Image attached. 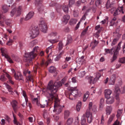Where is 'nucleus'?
Wrapping results in <instances>:
<instances>
[{"label": "nucleus", "mask_w": 125, "mask_h": 125, "mask_svg": "<svg viewBox=\"0 0 125 125\" xmlns=\"http://www.w3.org/2000/svg\"><path fill=\"white\" fill-rule=\"evenodd\" d=\"M119 61L120 62L123 63H125V57H123L120 59Z\"/></svg>", "instance_id": "obj_59"}, {"label": "nucleus", "mask_w": 125, "mask_h": 125, "mask_svg": "<svg viewBox=\"0 0 125 125\" xmlns=\"http://www.w3.org/2000/svg\"><path fill=\"white\" fill-rule=\"evenodd\" d=\"M2 10L4 13L7 12L8 11L9 7L6 5H3L2 7Z\"/></svg>", "instance_id": "obj_35"}, {"label": "nucleus", "mask_w": 125, "mask_h": 125, "mask_svg": "<svg viewBox=\"0 0 125 125\" xmlns=\"http://www.w3.org/2000/svg\"><path fill=\"white\" fill-rule=\"evenodd\" d=\"M113 50H114V47L112 48L111 49H105L104 50L105 52L104 54L105 55L107 53H110L112 54L114 52H113Z\"/></svg>", "instance_id": "obj_25"}, {"label": "nucleus", "mask_w": 125, "mask_h": 125, "mask_svg": "<svg viewBox=\"0 0 125 125\" xmlns=\"http://www.w3.org/2000/svg\"><path fill=\"white\" fill-rule=\"evenodd\" d=\"M89 93L88 92H87L84 95L83 97V102H86L87 99L89 96Z\"/></svg>", "instance_id": "obj_33"}, {"label": "nucleus", "mask_w": 125, "mask_h": 125, "mask_svg": "<svg viewBox=\"0 0 125 125\" xmlns=\"http://www.w3.org/2000/svg\"><path fill=\"white\" fill-rule=\"evenodd\" d=\"M85 115L86 117L88 118L92 116V114L90 112V110H87L85 113Z\"/></svg>", "instance_id": "obj_37"}, {"label": "nucleus", "mask_w": 125, "mask_h": 125, "mask_svg": "<svg viewBox=\"0 0 125 125\" xmlns=\"http://www.w3.org/2000/svg\"><path fill=\"white\" fill-rule=\"evenodd\" d=\"M106 103L108 104H113L114 101V99L113 96H110L108 98H106Z\"/></svg>", "instance_id": "obj_18"}, {"label": "nucleus", "mask_w": 125, "mask_h": 125, "mask_svg": "<svg viewBox=\"0 0 125 125\" xmlns=\"http://www.w3.org/2000/svg\"><path fill=\"white\" fill-rule=\"evenodd\" d=\"M88 27L86 28L85 29H84L81 33V35L82 36L84 35L86 33V32L88 30Z\"/></svg>", "instance_id": "obj_62"}, {"label": "nucleus", "mask_w": 125, "mask_h": 125, "mask_svg": "<svg viewBox=\"0 0 125 125\" xmlns=\"http://www.w3.org/2000/svg\"><path fill=\"white\" fill-rule=\"evenodd\" d=\"M64 52L63 51H62V52H60L59 54L57 55L56 57L54 58V60L55 61H58L61 57V55Z\"/></svg>", "instance_id": "obj_34"}, {"label": "nucleus", "mask_w": 125, "mask_h": 125, "mask_svg": "<svg viewBox=\"0 0 125 125\" xmlns=\"http://www.w3.org/2000/svg\"><path fill=\"white\" fill-rule=\"evenodd\" d=\"M87 118V122L88 123H90L92 122L93 120V116Z\"/></svg>", "instance_id": "obj_61"}, {"label": "nucleus", "mask_w": 125, "mask_h": 125, "mask_svg": "<svg viewBox=\"0 0 125 125\" xmlns=\"http://www.w3.org/2000/svg\"><path fill=\"white\" fill-rule=\"evenodd\" d=\"M85 79L90 84H94L96 82V80L94 79L93 77L87 76L85 77Z\"/></svg>", "instance_id": "obj_15"}, {"label": "nucleus", "mask_w": 125, "mask_h": 125, "mask_svg": "<svg viewBox=\"0 0 125 125\" xmlns=\"http://www.w3.org/2000/svg\"><path fill=\"white\" fill-rule=\"evenodd\" d=\"M53 47L52 46H51L48 47L46 50V52L47 53L50 52V54L48 55V57H51V55L52 53V49Z\"/></svg>", "instance_id": "obj_27"}, {"label": "nucleus", "mask_w": 125, "mask_h": 125, "mask_svg": "<svg viewBox=\"0 0 125 125\" xmlns=\"http://www.w3.org/2000/svg\"><path fill=\"white\" fill-rule=\"evenodd\" d=\"M85 71H82L79 73V76L80 77H83L85 75Z\"/></svg>", "instance_id": "obj_54"}, {"label": "nucleus", "mask_w": 125, "mask_h": 125, "mask_svg": "<svg viewBox=\"0 0 125 125\" xmlns=\"http://www.w3.org/2000/svg\"><path fill=\"white\" fill-rule=\"evenodd\" d=\"M43 115L44 118H47L48 117V114L46 111H44L43 114Z\"/></svg>", "instance_id": "obj_55"}, {"label": "nucleus", "mask_w": 125, "mask_h": 125, "mask_svg": "<svg viewBox=\"0 0 125 125\" xmlns=\"http://www.w3.org/2000/svg\"><path fill=\"white\" fill-rule=\"evenodd\" d=\"M42 0H35V4L36 5L41 3Z\"/></svg>", "instance_id": "obj_57"}, {"label": "nucleus", "mask_w": 125, "mask_h": 125, "mask_svg": "<svg viewBox=\"0 0 125 125\" xmlns=\"http://www.w3.org/2000/svg\"><path fill=\"white\" fill-rule=\"evenodd\" d=\"M39 49L38 46H36L33 48L32 51L25 54L24 60L25 62H27L28 65H30V63H31L32 59L34 58L37 56V54L34 52H37Z\"/></svg>", "instance_id": "obj_2"}, {"label": "nucleus", "mask_w": 125, "mask_h": 125, "mask_svg": "<svg viewBox=\"0 0 125 125\" xmlns=\"http://www.w3.org/2000/svg\"><path fill=\"white\" fill-rule=\"evenodd\" d=\"M119 28L116 29L115 34L116 36H117V37L114 38L113 39L112 43H111V45L112 46H113L115 44L117 43L119 39V37H120L121 35L119 33Z\"/></svg>", "instance_id": "obj_11"}, {"label": "nucleus", "mask_w": 125, "mask_h": 125, "mask_svg": "<svg viewBox=\"0 0 125 125\" xmlns=\"http://www.w3.org/2000/svg\"><path fill=\"white\" fill-rule=\"evenodd\" d=\"M75 0H69V5L70 7H71V5L74 4L75 3Z\"/></svg>", "instance_id": "obj_63"}, {"label": "nucleus", "mask_w": 125, "mask_h": 125, "mask_svg": "<svg viewBox=\"0 0 125 125\" xmlns=\"http://www.w3.org/2000/svg\"><path fill=\"white\" fill-rule=\"evenodd\" d=\"M40 97L39 96H38L37 97L34 98L32 99V101L33 103L34 104L36 102L37 105L41 108H44L45 107V104H41L40 103Z\"/></svg>", "instance_id": "obj_12"}, {"label": "nucleus", "mask_w": 125, "mask_h": 125, "mask_svg": "<svg viewBox=\"0 0 125 125\" xmlns=\"http://www.w3.org/2000/svg\"><path fill=\"white\" fill-rule=\"evenodd\" d=\"M115 116V115L114 114H112L110 116L107 122L108 125H109L111 124L114 117Z\"/></svg>", "instance_id": "obj_36"}, {"label": "nucleus", "mask_w": 125, "mask_h": 125, "mask_svg": "<svg viewBox=\"0 0 125 125\" xmlns=\"http://www.w3.org/2000/svg\"><path fill=\"white\" fill-rule=\"evenodd\" d=\"M89 109L91 110L93 113L95 114L97 111V107L95 105H93V103L92 102L89 103Z\"/></svg>", "instance_id": "obj_13"}, {"label": "nucleus", "mask_w": 125, "mask_h": 125, "mask_svg": "<svg viewBox=\"0 0 125 125\" xmlns=\"http://www.w3.org/2000/svg\"><path fill=\"white\" fill-rule=\"evenodd\" d=\"M62 8L64 12L66 13H67L68 12L69 9L67 6L65 5H63L62 6Z\"/></svg>", "instance_id": "obj_32"}, {"label": "nucleus", "mask_w": 125, "mask_h": 125, "mask_svg": "<svg viewBox=\"0 0 125 125\" xmlns=\"http://www.w3.org/2000/svg\"><path fill=\"white\" fill-rule=\"evenodd\" d=\"M73 122V119L72 118H69L67 121L66 124L67 125H71Z\"/></svg>", "instance_id": "obj_40"}, {"label": "nucleus", "mask_w": 125, "mask_h": 125, "mask_svg": "<svg viewBox=\"0 0 125 125\" xmlns=\"http://www.w3.org/2000/svg\"><path fill=\"white\" fill-rule=\"evenodd\" d=\"M58 33L55 31L52 32L49 34L48 36L50 37H55L57 36Z\"/></svg>", "instance_id": "obj_39"}, {"label": "nucleus", "mask_w": 125, "mask_h": 125, "mask_svg": "<svg viewBox=\"0 0 125 125\" xmlns=\"http://www.w3.org/2000/svg\"><path fill=\"white\" fill-rule=\"evenodd\" d=\"M85 63V60L81 59H78L77 62V64L78 66H80Z\"/></svg>", "instance_id": "obj_30"}, {"label": "nucleus", "mask_w": 125, "mask_h": 125, "mask_svg": "<svg viewBox=\"0 0 125 125\" xmlns=\"http://www.w3.org/2000/svg\"><path fill=\"white\" fill-rule=\"evenodd\" d=\"M59 100L57 98H55L53 111L57 114H59L61 112L62 109V106L59 105Z\"/></svg>", "instance_id": "obj_3"}, {"label": "nucleus", "mask_w": 125, "mask_h": 125, "mask_svg": "<svg viewBox=\"0 0 125 125\" xmlns=\"http://www.w3.org/2000/svg\"><path fill=\"white\" fill-rule=\"evenodd\" d=\"M111 12L112 13H114L113 15L114 16L118 15L119 14V12L117 9L115 8H113L111 10Z\"/></svg>", "instance_id": "obj_24"}, {"label": "nucleus", "mask_w": 125, "mask_h": 125, "mask_svg": "<svg viewBox=\"0 0 125 125\" xmlns=\"http://www.w3.org/2000/svg\"><path fill=\"white\" fill-rule=\"evenodd\" d=\"M39 27L41 31L45 33L47 32V28L46 24L43 20L41 21L39 24Z\"/></svg>", "instance_id": "obj_10"}, {"label": "nucleus", "mask_w": 125, "mask_h": 125, "mask_svg": "<svg viewBox=\"0 0 125 125\" xmlns=\"http://www.w3.org/2000/svg\"><path fill=\"white\" fill-rule=\"evenodd\" d=\"M38 30V28L37 26H32L29 32L30 36L33 38L35 37L39 34Z\"/></svg>", "instance_id": "obj_6"}, {"label": "nucleus", "mask_w": 125, "mask_h": 125, "mask_svg": "<svg viewBox=\"0 0 125 125\" xmlns=\"http://www.w3.org/2000/svg\"><path fill=\"white\" fill-rule=\"evenodd\" d=\"M13 116L14 118L13 121L14 124L16 125H18V122L16 116L13 114Z\"/></svg>", "instance_id": "obj_47"}, {"label": "nucleus", "mask_w": 125, "mask_h": 125, "mask_svg": "<svg viewBox=\"0 0 125 125\" xmlns=\"http://www.w3.org/2000/svg\"><path fill=\"white\" fill-rule=\"evenodd\" d=\"M101 3V0H96L95 1V5L96 6H98Z\"/></svg>", "instance_id": "obj_56"}, {"label": "nucleus", "mask_w": 125, "mask_h": 125, "mask_svg": "<svg viewBox=\"0 0 125 125\" xmlns=\"http://www.w3.org/2000/svg\"><path fill=\"white\" fill-rule=\"evenodd\" d=\"M18 115L19 116L20 118V120L22 122V121L24 120L23 116L20 113H19Z\"/></svg>", "instance_id": "obj_58"}, {"label": "nucleus", "mask_w": 125, "mask_h": 125, "mask_svg": "<svg viewBox=\"0 0 125 125\" xmlns=\"http://www.w3.org/2000/svg\"><path fill=\"white\" fill-rule=\"evenodd\" d=\"M4 84L5 85L6 88L8 89L10 93V94L13 95H14V93L12 91V88L11 87L6 83H4Z\"/></svg>", "instance_id": "obj_23"}, {"label": "nucleus", "mask_w": 125, "mask_h": 125, "mask_svg": "<svg viewBox=\"0 0 125 125\" xmlns=\"http://www.w3.org/2000/svg\"><path fill=\"white\" fill-rule=\"evenodd\" d=\"M121 43L122 42H121L118 43L115 50L114 47V50L113 51V52H114L113 60L111 61V62H113L116 59L117 56L119 54V51L120 50L121 48Z\"/></svg>", "instance_id": "obj_8"}, {"label": "nucleus", "mask_w": 125, "mask_h": 125, "mask_svg": "<svg viewBox=\"0 0 125 125\" xmlns=\"http://www.w3.org/2000/svg\"><path fill=\"white\" fill-rule=\"evenodd\" d=\"M0 25L1 26H3L4 25V22L3 20L5 21L6 24L8 26H11V20L9 19H6L5 16L0 13Z\"/></svg>", "instance_id": "obj_5"}, {"label": "nucleus", "mask_w": 125, "mask_h": 125, "mask_svg": "<svg viewBox=\"0 0 125 125\" xmlns=\"http://www.w3.org/2000/svg\"><path fill=\"white\" fill-rule=\"evenodd\" d=\"M112 109V108L111 106H107L106 110L107 115H109L111 112Z\"/></svg>", "instance_id": "obj_26"}, {"label": "nucleus", "mask_w": 125, "mask_h": 125, "mask_svg": "<svg viewBox=\"0 0 125 125\" xmlns=\"http://www.w3.org/2000/svg\"><path fill=\"white\" fill-rule=\"evenodd\" d=\"M5 75L7 77V78L9 79V80H10V79H12V77L8 73H5Z\"/></svg>", "instance_id": "obj_64"}, {"label": "nucleus", "mask_w": 125, "mask_h": 125, "mask_svg": "<svg viewBox=\"0 0 125 125\" xmlns=\"http://www.w3.org/2000/svg\"><path fill=\"white\" fill-rule=\"evenodd\" d=\"M81 102H79L78 104L77 105L76 108V110L77 111H79L80 109L81 106Z\"/></svg>", "instance_id": "obj_46"}, {"label": "nucleus", "mask_w": 125, "mask_h": 125, "mask_svg": "<svg viewBox=\"0 0 125 125\" xmlns=\"http://www.w3.org/2000/svg\"><path fill=\"white\" fill-rule=\"evenodd\" d=\"M22 11V8L21 6H19L16 8L13 9L10 12V15L11 16L13 17L14 14L17 17L20 16Z\"/></svg>", "instance_id": "obj_7"}, {"label": "nucleus", "mask_w": 125, "mask_h": 125, "mask_svg": "<svg viewBox=\"0 0 125 125\" xmlns=\"http://www.w3.org/2000/svg\"><path fill=\"white\" fill-rule=\"evenodd\" d=\"M104 93L105 98H108L110 97V95L112 93V91L109 89H106L104 91Z\"/></svg>", "instance_id": "obj_21"}, {"label": "nucleus", "mask_w": 125, "mask_h": 125, "mask_svg": "<svg viewBox=\"0 0 125 125\" xmlns=\"http://www.w3.org/2000/svg\"><path fill=\"white\" fill-rule=\"evenodd\" d=\"M117 74L116 73H115L113 74L110 78V81H111L112 82L110 83V85H113L114 84L115 80L117 77Z\"/></svg>", "instance_id": "obj_17"}, {"label": "nucleus", "mask_w": 125, "mask_h": 125, "mask_svg": "<svg viewBox=\"0 0 125 125\" xmlns=\"http://www.w3.org/2000/svg\"><path fill=\"white\" fill-rule=\"evenodd\" d=\"M115 93L116 94H119L120 93V91L119 88L118 87H116L115 88Z\"/></svg>", "instance_id": "obj_50"}, {"label": "nucleus", "mask_w": 125, "mask_h": 125, "mask_svg": "<svg viewBox=\"0 0 125 125\" xmlns=\"http://www.w3.org/2000/svg\"><path fill=\"white\" fill-rule=\"evenodd\" d=\"M98 43L99 42L98 41L94 40L91 42L90 46L92 49H94L97 45Z\"/></svg>", "instance_id": "obj_20"}, {"label": "nucleus", "mask_w": 125, "mask_h": 125, "mask_svg": "<svg viewBox=\"0 0 125 125\" xmlns=\"http://www.w3.org/2000/svg\"><path fill=\"white\" fill-rule=\"evenodd\" d=\"M11 105L12 107L14 108L16 107L17 104V102L15 100H13L11 103Z\"/></svg>", "instance_id": "obj_51"}, {"label": "nucleus", "mask_w": 125, "mask_h": 125, "mask_svg": "<svg viewBox=\"0 0 125 125\" xmlns=\"http://www.w3.org/2000/svg\"><path fill=\"white\" fill-rule=\"evenodd\" d=\"M38 42L37 40H33L30 42L29 44V46L30 47H32L35 45Z\"/></svg>", "instance_id": "obj_29"}, {"label": "nucleus", "mask_w": 125, "mask_h": 125, "mask_svg": "<svg viewBox=\"0 0 125 125\" xmlns=\"http://www.w3.org/2000/svg\"><path fill=\"white\" fill-rule=\"evenodd\" d=\"M14 76L15 79L18 80H22L23 78L22 74L18 72L17 73H15Z\"/></svg>", "instance_id": "obj_16"}, {"label": "nucleus", "mask_w": 125, "mask_h": 125, "mask_svg": "<svg viewBox=\"0 0 125 125\" xmlns=\"http://www.w3.org/2000/svg\"><path fill=\"white\" fill-rule=\"evenodd\" d=\"M86 122V119H85V115L83 114L82 116L81 119V124L82 125H85L87 124H85Z\"/></svg>", "instance_id": "obj_31"}, {"label": "nucleus", "mask_w": 125, "mask_h": 125, "mask_svg": "<svg viewBox=\"0 0 125 125\" xmlns=\"http://www.w3.org/2000/svg\"><path fill=\"white\" fill-rule=\"evenodd\" d=\"M70 113L69 111L68 110H66L65 111L64 113V118L65 119H66L69 116Z\"/></svg>", "instance_id": "obj_38"}, {"label": "nucleus", "mask_w": 125, "mask_h": 125, "mask_svg": "<svg viewBox=\"0 0 125 125\" xmlns=\"http://www.w3.org/2000/svg\"><path fill=\"white\" fill-rule=\"evenodd\" d=\"M22 94L25 99V101L24 102H21L22 105L23 107H25V105H26L28 101V98L26 94V92L24 91H22Z\"/></svg>", "instance_id": "obj_14"}, {"label": "nucleus", "mask_w": 125, "mask_h": 125, "mask_svg": "<svg viewBox=\"0 0 125 125\" xmlns=\"http://www.w3.org/2000/svg\"><path fill=\"white\" fill-rule=\"evenodd\" d=\"M59 36H58L56 37V38L53 39L49 40H48V41L52 43H56L59 41Z\"/></svg>", "instance_id": "obj_28"}, {"label": "nucleus", "mask_w": 125, "mask_h": 125, "mask_svg": "<svg viewBox=\"0 0 125 125\" xmlns=\"http://www.w3.org/2000/svg\"><path fill=\"white\" fill-rule=\"evenodd\" d=\"M95 76V77L94 78V79L97 81L101 77V74L99 73H96Z\"/></svg>", "instance_id": "obj_43"}, {"label": "nucleus", "mask_w": 125, "mask_h": 125, "mask_svg": "<svg viewBox=\"0 0 125 125\" xmlns=\"http://www.w3.org/2000/svg\"><path fill=\"white\" fill-rule=\"evenodd\" d=\"M123 6H122L120 7H119L117 10H118L119 12L122 13H124V12L123 11Z\"/></svg>", "instance_id": "obj_53"}, {"label": "nucleus", "mask_w": 125, "mask_h": 125, "mask_svg": "<svg viewBox=\"0 0 125 125\" xmlns=\"http://www.w3.org/2000/svg\"><path fill=\"white\" fill-rule=\"evenodd\" d=\"M122 109L118 110L117 112V118L119 117L122 114Z\"/></svg>", "instance_id": "obj_48"}, {"label": "nucleus", "mask_w": 125, "mask_h": 125, "mask_svg": "<svg viewBox=\"0 0 125 125\" xmlns=\"http://www.w3.org/2000/svg\"><path fill=\"white\" fill-rule=\"evenodd\" d=\"M62 83L61 82H56L53 83L52 81L49 83L47 87L48 89L50 90L49 93V97L52 100L54 96V94L56 93L58 88L61 86Z\"/></svg>", "instance_id": "obj_1"}, {"label": "nucleus", "mask_w": 125, "mask_h": 125, "mask_svg": "<svg viewBox=\"0 0 125 125\" xmlns=\"http://www.w3.org/2000/svg\"><path fill=\"white\" fill-rule=\"evenodd\" d=\"M72 41V39L71 36H68L66 44L67 45L71 43Z\"/></svg>", "instance_id": "obj_42"}, {"label": "nucleus", "mask_w": 125, "mask_h": 125, "mask_svg": "<svg viewBox=\"0 0 125 125\" xmlns=\"http://www.w3.org/2000/svg\"><path fill=\"white\" fill-rule=\"evenodd\" d=\"M56 70V68L53 66H51L49 68V72L51 73H53L55 72Z\"/></svg>", "instance_id": "obj_44"}, {"label": "nucleus", "mask_w": 125, "mask_h": 125, "mask_svg": "<svg viewBox=\"0 0 125 125\" xmlns=\"http://www.w3.org/2000/svg\"><path fill=\"white\" fill-rule=\"evenodd\" d=\"M70 18V16L68 15H66L64 16L62 20V22L64 24H66L69 19Z\"/></svg>", "instance_id": "obj_19"}, {"label": "nucleus", "mask_w": 125, "mask_h": 125, "mask_svg": "<svg viewBox=\"0 0 125 125\" xmlns=\"http://www.w3.org/2000/svg\"><path fill=\"white\" fill-rule=\"evenodd\" d=\"M34 12L33 11H31L29 12L25 17V20H27L31 19L33 16Z\"/></svg>", "instance_id": "obj_22"}, {"label": "nucleus", "mask_w": 125, "mask_h": 125, "mask_svg": "<svg viewBox=\"0 0 125 125\" xmlns=\"http://www.w3.org/2000/svg\"><path fill=\"white\" fill-rule=\"evenodd\" d=\"M76 87H75L72 88L71 94L69 95V98L70 100H73L72 96L75 97H80L81 96L82 93L79 90L76 89Z\"/></svg>", "instance_id": "obj_4"}, {"label": "nucleus", "mask_w": 125, "mask_h": 125, "mask_svg": "<svg viewBox=\"0 0 125 125\" xmlns=\"http://www.w3.org/2000/svg\"><path fill=\"white\" fill-rule=\"evenodd\" d=\"M63 44L62 42H59L58 45V49L59 50H61L63 47Z\"/></svg>", "instance_id": "obj_52"}, {"label": "nucleus", "mask_w": 125, "mask_h": 125, "mask_svg": "<svg viewBox=\"0 0 125 125\" xmlns=\"http://www.w3.org/2000/svg\"><path fill=\"white\" fill-rule=\"evenodd\" d=\"M1 50L2 53V55L3 56L7 58V60L10 63L13 62L12 59L10 58V57L8 55V52L7 50L5 48H1Z\"/></svg>", "instance_id": "obj_9"}, {"label": "nucleus", "mask_w": 125, "mask_h": 125, "mask_svg": "<svg viewBox=\"0 0 125 125\" xmlns=\"http://www.w3.org/2000/svg\"><path fill=\"white\" fill-rule=\"evenodd\" d=\"M77 20L75 19H71L69 21V23L70 25H72L76 23Z\"/></svg>", "instance_id": "obj_41"}, {"label": "nucleus", "mask_w": 125, "mask_h": 125, "mask_svg": "<svg viewBox=\"0 0 125 125\" xmlns=\"http://www.w3.org/2000/svg\"><path fill=\"white\" fill-rule=\"evenodd\" d=\"M44 7L42 6L38 9V11L41 13L44 12Z\"/></svg>", "instance_id": "obj_49"}, {"label": "nucleus", "mask_w": 125, "mask_h": 125, "mask_svg": "<svg viewBox=\"0 0 125 125\" xmlns=\"http://www.w3.org/2000/svg\"><path fill=\"white\" fill-rule=\"evenodd\" d=\"M7 80V79L5 77V75L3 74L0 77V80L2 82H4Z\"/></svg>", "instance_id": "obj_45"}, {"label": "nucleus", "mask_w": 125, "mask_h": 125, "mask_svg": "<svg viewBox=\"0 0 125 125\" xmlns=\"http://www.w3.org/2000/svg\"><path fill=\"white\" fill-rule=\"evenodd\" d=\"M100 25H99L95 27V29L96 30H98L97 32H96L97 34H98L101 31V30L100 29L98 30V29L100 28Z\"/></svg>", "instance_id": "obj_60"}]
</instances>
